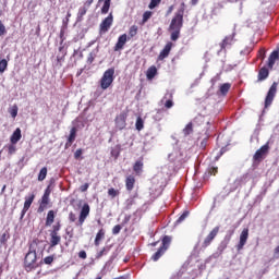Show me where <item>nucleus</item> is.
Instances as JSON below:
<instances>
[{"label":"nucleus","mask_w":279,"mask_h":279,"mask_svg":"<svg viewBox=\"0 0 279 279\" xmlns=\"http://www.w3.org/2000/svg\"><path fill=\"white\" fill-rule=\"evenodd\" d=\"M186 10V4L184 2L181 3L180 8L175 12L174 16L172 17L169 32H171V40L175 41L180 38V32L184 25V12Z\"/></svg>","instance_id":"obj_1"},{"label":"nucleus","mask_w":279,"mask_h":279,"mask_svg":"<svg viewBox=\"0 0 279 279\" xmlns=\"http://www.w3.org/2000/svg\"><path fill=\"white\" fill-rule=\"evenodd\" d=\"M38 247V242L33 241L29 245L28 252L24 257V269L29 274L34 269H38V255L36 254V248Z\"/></svg>","instance_id":"obj_2"},{"label":"nucleus","mask_w":279,"mask_h":279,"mask_svg":"<svg viewBox=\"0 0 279 279\" xmlns=\"http://www.w3.org/2000/svg\"><path fill=\"white\" fill-rule=\"evenodd\" d=\"M172 238L170 235H165L161 240V246L158 248V251L151 256V260L155 263L157 260H160L162 256H165V252L169 250V246L171 245Z\"/></svg>","instance_id":"obj_3"},{"label":"nucleus","mask_w":279,"mask_h":279,"mask_svg":"<svg viewBox=\"0 0 279 279\" xmlns=\"http://www.w3.org/2000/svg\"><path fill=\"white\" fill-rule=\"evenodd\" d=\"M114 82V71H105L102 77L100 78V87L102 90H108Z\"/></svg>","instance_id":"obj_4"},{"label":"nucleus","mask_w":279,"mask_h":279,"mask_svg":"<svg viewBox=\"0 0 279 279\" xmlns=\"http://www.w3.org/2000/svg\"><path fill=\"white\" fill-rule=\"evenodd\" d=\"M236 33L233 32L231 35L225 36V38L220 41L219 47L220 51L226 53L227 49H230L234 43H236Z\"/></svg>","instance_id":"obj_5"},{"label":"nucleus","mask_w":279,"mask_h":279,"mask_svg":"<svg viewBox=\"0 0 279 279\" xmlns=\"http://www.w3.org/2000/svg\"><path fill=\"white\" fill-rule=\"evenodd\" d=\"M269 154V142L263 145L259 149H257L253 156V160L255 162H263L267 155Z\"/></svg>","instance_id":"obj_6"},{"label":"nucleus","mask_w":279,"mask_h":279,"mask_svg":"<svg viewBox=\"0 0 279 279\" xmlns=\"http://www.w3.org/2000/svg\"><path fill=\"white\" fill-rule=\"evenodd\" d=\"M277 93H278V83L274 82L266 95L265 108H269V106L274 104V99L276 98Z\"/></svg>","instance_id":"obj_7"},{"label":"nucleus","mask_w":279,"mask_h":279,"mask_svg":"<svg viewBox=\"0 0 279 279\" xmlns=\"http://www.w3.org/2000/svg\"><path fill=\"white\" fill-rule=\"evenodd\" d=\"M88 215H90V205L85 203L81 208L78 221L75 223V226L77 228H82V226H84V221H86V219L88 218Z\"/></svg>","instance_id":"obj_8"},{"label":"nucleus","mask_w":279,"mask_h":279,"mask_svg":"<svg viewBox=\"0 0 279 279\" xmlns=\"http://www.w3.org/2000/svg\"><path fill=\"white\" fill-rule=\"evenodd\" d=\"M276 62H279V48L270 53L266 66L262 68L260 71H271L276 65Z\"/></svg>","instance_id":"obj_9"},{"label":"nucleus","mask_w":279,"mask_h":279,"mask_svg":"<svg viewBox=\"0 0 279 279\" xmlns=\"http://www.w3.org/2000/svg\"><path fill=\"white\" fill-rule=\"evenodd\" d=\"M219 230L220 227L217 226L215 227L209 233L208 235L204 239L202 247L204 250H206V247H209V245L213 243V241H215V239L217 238V234H219Z\"/></svg>","instance_id":"obj_10"},{"label":"nucleus","mask_w":279,"mask_h":279,"mask_svg":"<svg viewBox=\"0 0 279 279\" xmlns=\"http://www.w3.org/2000/svg\"><path fill=\"white\" fill-rule=\"evenodd\" d=\"M112 23H114V16L112 13H109V15L102 20V22L99 25V32L100 34H106L110 27H112Z\"/></svg>","instance_id":"obj_11"},{"label":"nucleus","mask_w":279,"mask_h":279,"mask_svg":"<svg viewBox=\"0 0 279 279\" xmlns=\"http://www.w3.org/2000/svg\"><path fill=\"white\" fill-rule=\"evenodd\" d=\"M247 239H250V229H243L240 234V241L236 245L238 252H241V250L245 247V244L247 243Z\"/></svg>","instance_id":"obj_12"},{"label":"nucleus","mask_w":279,"mask_h":279,"mask_svg":"<svg viewBox=\"0 0 279 279\" xmlns=\"http://www.w3.org/2000/svg\"><path fill=\"white\" fill-rule=\"evenodd\" d=\"M128 34H122L119 36L118 41L113 48V51H121V49H123V47H125V43H128Z\"/></svg>","instance_id":"obj_13"},{"label":"nucleus","mask_w":279,"mask_h":279,"mask_svg":"<svg viewBox=\"0 0 279 279\" xmlns=\"http://www.w3.org/2000/svg\"><path fill=\"white\" fill-rule=\"evenodd\" d=\"M75 138H77V128L73 126L70 130V135L68 136V141L65 143V149H69V147L75 143Z\"/></svg>","instance_id":"obj_14"},{"label":"nucleus","mask_w":279,"mask_h":279,"mask_svg":"<svg viewBox=\"0 0 279 279\" xmlns=\"http://www.w3.org/2000/svg\"><path fill=\"white\" fill-rule=\"evenodd\" d=\"M34 199H36V194H31L28 197H25L24 207L22 210V217L32 208V204H34Z\"/></svg>","instance_id":"obj_15"},{"label":"nucleus","mask_w":279,"mask_h":279,"mask_svg":"<svg viewBox=\"0 0 279 279\" xmlns=\"http://www.w3.org/2000/svg\"><path fill=\"white\" fill-rule=\"evenodd\" d=\"M172 47H173V43L169 41L166 44L165 48L161 50L159 54L160 60H165V58H169V53H171Z\"/></svg>","instance_id":"obj_16"},{"label":"nucleus","mask_w":279,"mask_h":279,"mask_svg":"<svg viewBox=\"0 0 279 279\" xmlns=\"http://www.w3.org/2000/svg\"><path fill=\"white\" fill-rule=\"evenodd\" d=\"M47 206H49V196L43 195L39 201L37 213H45V210H47Z\"/></svg>","instance_id":"obj_17"},{"label":"nucleus","mask_w":279,"mask_h":279,"mask_svg":"<svg viewBox=\"0 0 279 279\" xmlns=\"http://www.w3.org/2000/svg\"><path fill=\"white\" fill-rule=\"evenodd\" d=\"M21 138H23V135L21 134V128H17L10 137L11 144L16 145Z\"/></svg>","instance_id":"obj_18"},{"label":"nucleus","mask_w":279,"mask_h":279,"mask_svg":"<svg viewBox=\"0 0 279 279\" xmlns=\"http://www.w3.org/2000/svg\"><path fill=\"white\" fill-rule=\"evenodd\" d=\"M54 221H56V211L53 209H51L47 214L45 226L47 228H49V227L53 226Z\"/></svg>","instance_id":"obj_19"},{"label":"nucleus","mask_w":279,"mask_h":279,"mask_svg":"<svg viewBox=\"0 0 279 279\" xmlns=\"http://www.w3.org/2000/svg\"><path fill=\"white\" fill-rule=\"evenodd\" d=\"M62 241V236L59 233H50V247H56V245H60Z\"/></svg>","instance_id":"obj_20"},{"label":"nucleus","mask_w":279,"mask_h":279,"mask_svg":"<svg viewBox=\"0 0 279 279\" xmlns=\"http://www.w3.org/2000/svg\"><path fill=\"white\" fill-rule=\"evenodd\" d=\"M134 184H136V178H134V175L126 177L125 179L126 191H133Z\"/></svg>","instance_id":"obj_21"},{"label":"nucleus","mask_w":279,"mask_h":279,"mask_svg":"<svg viewBox=\"0 0 279 279\" xmlns=\"http://www.w3.org/2000/svg\"><path fill=\"white\" fill-rule=\"evenodd\" d=\"M106 238V230L104 229H100L97 234H96V238H95V245H99V243H101L102 239Z\"/></svg>","instance_id":"obj_22"},{"label":"nucleus","mask_w":279,"mask_h":279,"mask_svg":"<svg viewBox=\"0 0 279 279\" xmlns=\"http://www.w3.org/2000/svg\"><path fill=\"white\" fill-rule=\"evenodd\" d=\"M230 88H232V84L230 83H223L222 85H220L219 90H220V95H228V93L230 92Z\"/></svg>","instance_id":"obj_23"},{"label":"nucleus","mask_w":279,"mask_h":279,"mask_svg":"<svg viewBox=\"0 0 279 279\" xmlns=\"http://www.w3.org/2000/svg\"><path fill=\"white\" fill-rule=\"evenodd\" d=\"M99 3H101V1H104V5L101 8V14H108V12H110V3L112 0H98Z\"/></svg>","instance_id":"obj_24"},{"label":"nucleus","mask_w":279,"mask_h":279,"mask_svg":"<svg viewBox=\"0 0 279 279\" xmlns=\"http://www.w3.org/2000/svg\"><path fill=\"white\" fill-rule=\"evenodd\" d=\"M111 156L117 160L119 156H121V145H116L113 148H111Z\"/></svg>","instance_id":"obj_25"},{"label":"nucleus","mask_w":279,"mask_h":279,"mask_svg":"<svg viewBox=\"0 0 279 279\" xmlns=\"http://www.w3.org/2000/svg\"><path fill=\"white\" fill-rule=\"evenodd\" d=\"M86 12H88V8L83 4V7H81V8L78 9V12H77V19H78V21H82V19H84V16H86Z\"/></svg>","instance_id":"obj_26"},{"label":"nucleus","mask_w":279,"mask_h":279,"mask_svg":"<svg viewBox=\"0 0 279 279\" xmlns=\"http://www.w3.org/2000/svg\"><path fill=\"white\" fill-rule=\"evenodd\" d=\"M138 34V26L136 25H132L130 28H129V40L131 38H134V36H136Z\"/></svg>","instance_id":"obj_27"},{"label":"nucleus","mask_w":279,"mask_h":279,"mask_svg":"<svg viewBox=\"0 0 279 279\" xmlns=\"http://www.w3.org/2000/svg\"><path fill=\"white\" fill-rule=\"evenodd\" d=\"M133 171L138 175L143 171V161H136L133 166Z\"/></svg>","instance_id":"obj_28"},{"label":"nucleus","mask_w":279,"mask_h":279,"mask_svg":"<svg viewBox=\"0 0 279 279\" xmlns=\"http://www.w3.org/2000/svg\"><path fill=\"white\" fill-rule=\"evenodd\" d=\"M151 16H154V12H151V11L144 12L143 17H142V25H145V23H147V21H149V19H151Z\"/></svg>","instance_id":"obj_29"},{"label":"nucleus","mask_w":279,"mask_h":279,"mask_svg":"<svg viewBox=\"0 0 279 279\" xmlns=\"http://www.w3.org/2000/svg\"><path fill=\"white\" fill-rule=\"evenodd\" d=\"M184 136H190V134H193V122H190L186 124V126L183 129Z\"/></svg>","instance_id":"obj_30"},{"label":"nucleus","mask_w":279,"mask_h":279,"mask_svg":"<svg viewBox=\"0 0 279 279\" xmlns=\"http://www.w3.org/2000/svg\"><path fill=\"white\" fill-rule=\"evenodd\" d=\"M120 193L121 192L119 190H116L114 187H110L108 190V195L109 197H111V199H114V197H119Z\"/></svg>","instance_id":"obj_31"},{"label":"nucleus","mask_w":279,"mask_h":279,"mask_svg":"<svg viewBox=\"0 0 279 279\" xmlns=\"http://www.w3.org/2000/svg\"><path fill=\"white\" fill-rule=\"evenodd\" d=\"M135 128L138 132L145 128V122H143V118L138 117L135 122Z\"/></svg>","instance_id":"obj_32"},{"label":"nucleus","mask_w":279,"mask_h":279,"mask_svg":"<svg viewBox=\"0 0 279 279\" xmlns=\"http://www.w3.org/2000/svg\"><path fill=\"white\" fill-rule=\"evenodd\" d=\"M9 113L11 114L12 119H16L19 116V106L14 105L9 109Z\"/></svg>","instance_id":"obj_33"},{"label":"nucleus","mask_w":279,"mask_h":279,"mask_svg":"<svg viewBox=\"0 0 279 279\" xmlns=\"http://www.w3.org/2000/svg\"><path fill=\"white\" fill-rule=\"evenodd\" d=\"M47 178V167L40 169L38 174V181L43 182Z\"/></svg>","instance_id":"obj_34"},{"label":"nucleus","mask_w":279,"mask_h":279,"mask_svg":"<svg viewBox=\"0 0 279 279\" xmlns=\"http://www.w3.org/2000/svg\"><path fill=\"white\" fill-rule=\"evenodd\" d=\"M95 58H97V51L96 50L89 52V54L87 57V64H93L95 62Z\"/></svg>","instance_id":"obj_35"},{"label":"nucleus","mask_w":279,"mask_h":279,"mask_svg":"<svg viewBox=\"0 0 279 279\" xmlns=\"http://www.w3.org/2000/svg\"><path fill=\"white\" fill-rule=\"evenodd\" d=\"M62 228V225L60 223V221H57L53 226H52V230L50 231V233L52 234H58V232H60Z\"/></svg>","instance_id":"obj_36"},{"label":"nucleus","mask_w":279,"mask_h":279,"mask_svg":"<svg viewBox=\"0 0 279 279\" xmlns=\"http://www.w3.org/2000/svg\"><path fill=\"white\" fill-rule=\"evenodd\" d=\"M269 77V71H259L258 81L263 82V80H267Z\"/></svg>","instance_id":"obj_37"},{"label":"nucleus","mask_w":279,"mask_h":279,"mask_svg":"<svg viewBox=\"0 0 279 279\" xmlns=\"http://www.w3.org/2000/svg\"><path fill=\"white\" fill-rule=\"evenodd\" d=\"M162 0H150V3L148 4L149 10H154V8H158L160 5Z\"/></svg>","instance_id":"obj_38"},{"label":"nucleus","mask_w":279,"mask_h":279,"mask_svg":"<svg viewBox=\"0 0 279 279\" xmlns=\"http://www.w3.org/2000/svg\"><path fill=\"white\" fill-rule=\"evenodd\" d=\"M56 260V255H50L44 258L45 265H51Z\"/></svg>","instance_id":"obj_39"},{"label":"nucleus","mask_w":279,"mask_h":279,"mask_svg":"<svg viewBox=\"0 0 279 279\" xmlns=\"http://www.w3.org/2000/svg\"><path fill=\"white\" fill-rule=\"evenodd\" d=\"M110 252L109 247H104L100 252L97 253L96 258H101L102 256H106Z\"/></svg>","instance_id":"obj_40"},{"label":"nucleus","mask_w":279,"mask_h":279,"mask_svg":"<svg viewBox=\"0 0 279 279\" xmlns=\"http://www.w3.org/2000/svg\"><path fill=\"white\" fill-rule=\"evenodd\" d=\"M10 239V234H8V232H4L1 238H0V243L2 245H5V243H8V240Z\"/></svg>","instance_id":"obj_41"},{"label":"nucleus","mask_w":279,"mask_h":279,"mask_svg":"<svg viewBox=\"0 0 279 279\" xmlns=\"http://www.w3.org/2000/svg\"><path fill=\"white\" fill-rule=\"evenodd\" d=\"M156 75H158V71H147V73H146V77H147V80H149V81H151L153 78H155Z\"/></svg>","instance_id":"obj_42"},{"label":"nucleus","mask_w":279,"mask_h":279,"mask_svg":"<svg viewBox=\"0 0 279 279\" xmlns=\"http://www.w3.org/2000/svg\"><path fill=\"white\" fill-rule=\"evenodd\" d=\"M8 34V31L5 29V25L0 20V36H5Z\"/></svg>","instance_id":"obj_43"},{"label":"nucleus","mask_w":279,"mask_h":279,"mask_svg":"<svg viewBox=\"0 0 279 279\" xmlns=\"http://www.w3.org/2000/svg\"><path fill=\"white\" fill-rule=\"evenodd\" d=\"M69 221L71 223H75V221H77V216L75 215V213L70 211V214H69Z\"/></svg>","instance_id":"obj_44"},{"label":"nucleus","mask_w":279,"mask_h":279,"mask_svg":"<svg viewBox=\"0 0 279 279\" xmlns=\"http://www.w3.org/2000/svg\"><path fill=\"white\" fill-rule=\"evenodd\" d=\"M218 172H219V168H217V167L208 168L209 175H217Z\"/></svg>","instance_id":"obj_45"},{"label":"nucleus","mask_w":279,"mask_h":279,"mask_svg":"<svg viewBox=\"0 0 279 279\" xmlns=\"http://www.w3.org/2000/svg\"><path fill=\"white\" fill-rule=\"evenodd\" d=\"M170 99L166 100L165 102V108H167L168 110L171 109V107L173 106V99H172V95H170Z\"/></svg>","instance_id":"obj_46"},{"label":"nucleus","mask_w":279,"mask_h":279,"mask_svg":"<svg viewBox=\"0 0 279 279\" xmlns=\"http://www.w3.org/2000/svg\"><path fill=\"white\" fill-rule=\"evenodd\" d=\"M8 69V61L5 59L0 60V71Z\"/></svg>","instance_id":"obj_47"},{"label":"nucleus","mask_w":279,"mask_h":279,"mask_svg":"<svg viewBox=\"0 0 279 279\" xmlns=\"http://www.w3.org/2000/svg\"><path fill=\"white\" fill-rule=\"evenodd\" d=\"M186 217H189V211H184L177 220V223H182V221H184V219H186Z\"/></svg>","instance_id":"obj_48"},{"label":"nucleus","mask_w":279,"mask_h":279,"mask_svg":"<svg viewBox=\"0 0 279 279\" xmlns=\"http://www.w3.org/2000/svg\"><path fill=\"white\" fill-rule=\"evenodd\" d=\"M8 151L10 156H12L13 154H16V146H14V144L9 145Z\"/></svg>","instance_id":"obj_49"},{"label":"nucleus","mask_w":279,"mask_h":279,"mask_svg":"<svg viewBox=\"0 0 279 279\" xmlns=\"http://www.w3.org/2000/svg\"><path fill=\"white\" fill-rule=\"evenodd\" d=\"M122 229H123V227H121V225H116L112 228V234H119V232H121Z\"/></svg>","instance_id":"obj_50"},{"label":"nucleus","mask_w":279,"mask_h":279,"mask_svg":"<svg viewBox=\"0 0 279 279\" xmlns=\"http://www.w3.org/2000/svg\"><path fill=\"white\" fill-rule=\"evenodd\" d=\"M82 154H83L82 148L76 149V151L74 153L75 160H80V158L82 157Z\"/></svg>","instance_id":"obj_51"},{"label":"nucleus","mask_w":279,"mask_h":279,"mask_svg":"<svg viewBox=\"0 0 279 279\" xmlns=\"http://www.w3.org/2000/svg\"><path fill=\"white\" fill-rule=\"evenodd\" d=\"M89 186L90 185L88 183L81 185V187H80L81 193H86V191H88Z\"/></svg>","instance_id":"obj_52"},{"label":"nucleus","mask_w":279,"mask_h":279,"mask_svg":"<svg viewBox=\"0 0 279 279\" xmlns=\"http://www.w3.org/2000/svg\"><path fill=\"white\" fill-rule=\"evenodd\" d=\"M267 51L265 50V48H262V49H259V51H258V58H262V60H265V53H266Z\"/></svg>","instance_id":"obj_53"},{"label":"nucleus","mask_w":279,"mask_h":279,"mask_svg":"<svg viewBox=\"0 0 279 279\" xmlns=\"http://www.w3.org/2000/svg\"><path fill=\"white\" fill-rule=\"evenodd\" d=\"M78 257H81L83 260H86V258H87L86 251H81V252L78 253Z\"/></svg>","instance_id":"obj_54"},{"label":"nucleus","mask_w":279,"mask_h":279,"mask_svg":"<svg viewBox=\"0 0 279 279\" xmlns=\"http://www.w3.org/2000/svg\"><path fill=\"white\" fill-rule=\"evenodd\" d=\"M44 195H46V196H50L51 195V185H48L47 186V189L45 190V192H44Z\"/></svg>","instance_id":"obj_55"},{"label":"nucleus","mask_w":279,"mask_h":279,"mask_svg":"<svg viewBox=\"0 0 279 279\" xmlns=\"http://www.w3.org/2000/svg\"><path fill=\"white\" fill-rule=\"evenodd\" d=\"M94 1L95 0H87V1L84 2L83 5H85V8H90V5H93Z\"/></svg>","instance_id":"obj_56"},{"label":"nucleus","mask_w":279,"mask_h":279,"mask_svg":"<svg viewBox=\"0 0 279 279\" xmlns=\"http://www.w3.org/2000/svg\"><path fill=\"white\" fill-rule=\"evenodd\" d=\"M171 12H173V5H170L168 11H167V14H171Z\"/></svg>","instance_id":"obj_57"},{"label":"nucleus","mask_w":279,"mask_h":279,"mask_svg":"<svg viewBox=\"0 0 279 279\" xmlns=\"http://www.w3.org/2000/svg\"><path fill=\"white\" fill-rule=\"evenodd\" d=\"M192 5H197L199 3V0H191Z\"/></svg>","instance_id":"obj_58"},{"label":"nucleus","mask_w":279,"mask_h":279,"mask_svg":"<svg viewBox=\"0 0 279 279\" xmlns=\"http://www.w3.org/2000/svg\"><path fill=\"white\" fill-rule=\"evenodd\" d=\"M36 36H40V26H38L36 29Z\"/></svg>","instance_id":"obj_59"},{"label":"nucleus","mask_w":279,"mask_h":279,"mask_svg":"<svg viewBox=\"0 0 279 279\" xmlns=\"http://www.w3.org/2000/svg\"><path fill=\"white\" fill-rule=\"evenodd\" d=\"M159 241L150 243L151 247H156L158 245Z\"/></svg>","instance_id":"obj_60"},{"label":"nucleus","mask_w":279,"mask_h":279,"mask_svg":"<svg viewBox=\"0 0 279 279\" xmlns=\"http://www.w3.org/2000/svg\"><path fill=\"white\" fill-rule=\"evenodd\" d=\"M148 71H157L156 66H150Z\"/></svg>","instance_id":"obj_61"},{"label":"nucleus","mask_w":279,"mask_h":279,"mask_svg":"<svg viewBox=\"0 0 279 279\" xmlns=\"http://www.w3.org/2000/svg\"><path fill=\"white\" fill-rule=\"evenodd\" d=\"M69 19H71V12L66 13V21H69Z\"/></svg>","instance_id":"obj_62"},{"label":"nucleus","mask_w":279,"mask_h":279,"mask_svg":"<svg viewBox=\"0 0 279 279\" xmlns=\"http://www.w3.org/2000/svg\"><path fill=\"white\" fill-rule=\"evenodd\" d=\"M62 36H64V31L60 32V38H62Z\"/></svg>","instance_id":"obj_63"},{"label":"nucleus","mask_w":279,"mask_h":279,"mask_svg":"<svg viewBox=\"0 0 279 279\" xmlns=\"http://www.w3.org/2000/svg\"><path fill=\"white\" fill-rule=\"evenodd\" d=\"M58 62H60L61 60H63V58L57 57Z\"/></svg>","instance_id":"obj_64"}]
</instances>
